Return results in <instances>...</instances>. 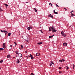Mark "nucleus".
<instances>
[{"instance_id":"f257e3e1","label":"nucleus","mask_w":75,"mask_h":75,"mask_svg":"<svg viewBox=\"0 0 75 75\" xmlns=\"http://www.w3.org/2000/svg\"><path fill=\"white\" fill-rule=\"evenodd\" d=\"M49 31H51V30H54L55 28H54V27L53 26H52V27L50 26V27H49ZM51 29H52V30H51Z\"/></svg>"},{"instance_id":"f03ea898","label":"nucleus","mask_w":75,"mask_h":75,"mask_svg":"<svg viewBox=\"0 0 75 75\" xmlns=\"http://www.w3.org/2000/svg\"><path fill=\"white\" fill-rule=\"evenodd\" d=\"M3 47L4 48H6V43H3Z\"/></svg>"},{"instance_id":"7ed1b4c3","label":"nucleus","mask_w":75,"mask_h":75,"mask_svg":"<svg viewBox=\"0 0 75 75\" xmlns=\"http://www.w3.org/2000/svg\"><path fill=\"white\" fill-rule=\"evenodd\" d=\"M1 33H6V32H7V31L2 30H1Z\"/></svg>"},{"instance_id":"20e7f679","label":"nucleus","mask_w":75,"mask_h":75,"mask_svg":"<svg viewBox=\"0 0 75 75\" xmlns=\"http://www.w3.org/2000/svg\"><path fill=\"white\" fill-rule=\"evenodd\" d=\"M18 56L19 57H22V54L21 53H19L18 54Z\"/></svg>"},{"instance_id":"39448f33","label":"nucleus","mask_w":75,"mask_h":75,"mask_svg":"<svg viewBox=\"0 0 75 75\" xmlns=\"http://www.w3.org/2000/svg\"><path fill=\"white\" fill-rule=\"evenodd\" d=\"M32 28H33V27L31 26H30L29 27H28L27 29L28 30H30V29H32Z\"/></svg>"},{"instance_id":"423d86ee","label":"nucleus","mask_w":75,"mask_h":75,"mask_svg":"<svg viewBox=\"0 0 75 75\" xmlns=\"http://www.w3.org/2000/svg\"><path fill=\"white\" fill-rule=\"evenodd\" d=\"M29 57H30L32 59H34V57L33 56H32V55H31V54H30V55Z\"/></svg>"},{"instance_id":"0eeeda50","label":"nucleus","mask_w":75,"mask_h":75,"mask_svg":"<svg viewBox=\"0 0 75 75\" xmlns=\"http://www.w3.org/2000/svg\"><path fill=\"white\" fill-rule=\"evenodd\" d=\"M63 31H62L61 32V34L62 35H63V36H64V37H66V35H64V33H62Z\"/></svg>"},{"instance_id":"6e6552de","label":"nucleus","mask_w":75,"mask_h":75,"mask_svg":"<svg viewBox=\"0 0 75 75\" xmlns=\"http://www.w3.org/2000/svg\"><path fill=\"white\" fill-rule=\"evenodd\" d=\"M63 45L64 46H65V47H67V43H64Z\"/></svg>"},{"instance_id":"1a4fd4ad","label":"nucleus","mask_w":75,"mask_h":75,"mask_svg":"<svg viewBox=\"0 0 75 75\" xmlns=\"http://www.w3.org/2000/svg\"><path fill=\"white\" fill-rule=\"evenodd\" d=\"M48 17H51V18H53V16L51 15V14L49 15L48 16Z\"/></svg>"},{"instance_id":"9d476101","label":"nucleus","mask_w":75,"mask_h":75,"mask_svg":"<svg viewBox=\"0 0 75 75\" xmlns=\"http://www.w3.org/2000/svg\"><path fill=\"white\" fill-rule=\"evenodd\" d=\"M40 55V53H37L36 54V56H39V55Z\"/></svg>"},{"instance_id":"9b49d317","label":"nucleus","mask_w":75,"mask_h":75,"mask_svg":"<svg viewBox=\"0 0 75 75\" xmlns=\"http://www.w3.org/2000/svg\"><path fill=\"white\" fill-rule=\"evenodd\" d=\"M7 58H11V56H10V55L8 54L7 56Z\"/></svg>"},{"instance_id":"f8f14e48","label":"nucleus","mask_w":75,"mask_h":75,"mask_svg":"<svg viewBox=\"0 0 75 75\" xmlns=\"http://www.w3.org/2000/svg\"><path fill=\"white\" fill-rule=\"evenodd\" d=\"M55 9L53 11L54 13H55V14H58V12H55Z\"/></svg>"},{"instance_id":"ddd939ff","label":"nucleus","mask_w":75,"mask_h":75,"mask_svg":"<svg viewBox=\"0 0 75 75\" xmlns=\"http://www.w3.org/2000/svg\"><path fill=\"white\" fill-rule=\"evenodd\" d=\"M42 42H40L37 43V44H38V45H41V44H42Z\"/></svg>"},{"instance_id":"4468645a","label":"nucleus","mask_w":75,"mask_h":75,"mask_svg":"<svg viewBox=\"0 0 75 75\" xmlns=\"http://www.w3.org/2000/svg\"><path fill=\"white\" fill-rule=\"evenodd\" d=\"M54 35H52V36H50L49 38H52V37H54Z\"/></svg>"},{"instance_id":"2eb2a0df","label":"nucleus","mask_w":75,"mask_h":75,"mask_svg":"<svg viewBox=\"0 0 75 75\" xmlns=\"http://www.w3.org/2000/svg\"><path fill=\"white\" fill-rule=\"evenodd\" d=\"M53 33H55L57 31V30H56L54 29L53 30H52Z\"/></svg>"},{"instance_id":"dca6fc26","label":"nucleus","mask_w":75,"mask_h":75,"mask_svg":"<svg viewBox=\"0 0 75 75\" xmlns=\"http://www.w3.org/2000/svg\"><path fill=\"white\" fill-rule=\"evenodd\" d=\"M16 62L17 63H19L20 62V60L19 59H17L16 61Z\"/></svg>"},{"instance_id":"f3484780","label":"nucleus","mask_w":75,"mask_h":75,"mask_svg":"<svg viewBox=\"0 0 75 75\" xmlns=\"http://www.w3.org/2000/svg\"><path fill=\"white\" fill-rule=\"evenodd\" d=\"M10 35H11V33H9L8 34V36H10Z\"/></svg>"},{"instance_id":"a211bd4d","label":"nucleus","mask_w":75,"mask_h":75,"mask_svg":"<svg viewBox=\"0 0 75 75\" xmlns=\"http://www.w3.org/2000/svg\"><path fill=\"white\" fill-rule=\"evenodd\" d=\"M15 53H16V55H17V54H18L19 53H18V52L17 51L15 52Z\"/></svg>"},{"instance_id":"6ab92c4d","label":"nucleus","mask_w":75,"mask_h":75,"mask_svg":"<svg viewBox=\"0 0 75 75\" xmlns=\"http://www.w3.org/2000/svg\"><path fill=\"white\" fill-rule=\"evenodd\" d=\"M4 5H5L6 8H7V7H8V5H7V4H5Z\"/></svg>"},{"instance_id":"aec40b11","label":"nucleus","mask_w":75,"mask_h":75,"mask_svg":"<svg viewBox=\"0 0 75 75\" xmlns=\"http://www.w3.org/2000/svg\"><path fill=\"white\" fill-rule=\"evenodd\" d=\"M4 49L2 48H0V51H3Z\"/></svg>"},{"instance_id":"412c9836","label":"nucleus","mask_w":75,"mask_h":75,"mask_svg":"<svg viewBox=\"0 0 75 75\" xmlns=\"http://www.w3.org/2000/svg\"><path fill=\"white\" fill-rule=\"evenodd\" d=\"M75 68V65L73 64V69H74Z\"/></svg>"},{"instance_id":"4be33fe9","label":"nucleus","mask_w":75,"mask_h":75,"mask_svg":"<svg viewBox=\"0 0 75 75\" xmlns=\"http://www.w3.org/2000/svg\"><path fill=\"white\" fill-rule=\"evenodd\" d=\"M34 9L35 10V12H37V10L35 8H34Z\"/></svg>"},{"instance_id":"5701e85b","label":"nucleus","mask_w":75,"mask_h":75,"mask_svg":"<svg viewBox=\"0 0 75 75\" xmlns=\"http://www.w3.org/2000/svg\"><path fill=\"white\" fill-rule=\"evenodd\" d=\"M75 16V15H74L72 13L71 15V17H73V16Z\"/></svg>"},{"instance_id":"b1692460","label":"nucleus","mask_w":75,"mask_h":75,"mask_svg":"<svg viewBox=\"0 0 75 75\" xmlns=\"http://www.w3.org/2000/svg\"><path fill=\"white\" fill-rule=\"evenodd\" d=\"M0 11H3V10L2 9H1V8H0Z\"/></svg>"},{"instance_id":"393cba45","label":"nucleus","mask_w":75,"mask_h":75,"mask_svg":"<svg viewBox=\"0 0 75 75\" xmlns=\"http://www.w3.org/2000/svg\"><path fill=\"white\" fill-rule=\"evenodd\" d=\"M23 45H21V48L22 49H23Z\"/></svg>"},{"instance_id":"a878e982","label":"nucleus","mask_w":75,"mask_h":75,"mask_svg":"<svg viewBox=\"0 0 75 75\" xmlns=\"http://www.w3.org/2000/svg\"><path fill=\"white\" fill-rule=\"evenodd\" d=\"M3 62V60H1L0 61V63H2Z\"/></svg>"},{"instance_id":"bb28decb","label":"nucleus","mask_w":75,"mask_h":75,"mask_svg":"<svg viewBox=\"0 0 75 75\" xmlns=\"http://www.w3.org/2000/svg\"><path fill=\"white\" fill-rule=\"evenodd\" d=\"M59 62H62V60H59Z\"/></svg>"},{"instance_id":"cd10ccee","label":"nucleus","mask_w":75,"mask_h":75,"mask_svg":"<svg viewBox=\"0 0 75 75\" xmlns=\"http://www.w3.org/2000/svg\"><path fill=\"white\" fill-rule=\"evenodd\" d=\"M56 6L57 7H59V6H58L57 4H56Z\"/></svg>"},{"instance_id":"c85d7f7f","label":"nucleus","mask_w":75,"mask_h":75,"mask_svg":"<svg viewBox=\"0 0 75 75\" xmlns=\"http://www.w3.org/2000/svg\"><path fill=\"white\" fill-rule=\"evenodd\" d=\"M14 44H15L16 45H17V43H16V42H14Z\"/></svg>"},{"instance_id":"c756f323","label":"nucleus","mask_w":75,"mask_h":75,"mask_svg":"<svg viewBox=\"0 0 75 75\" xmlns=\"http://www.w3.org/2000/svg\"><path fill=\"white\" fill-rule=\"evenodd\" d=\"M62 61H63V62H64L65 61V60L64 59H62Z\"/></svg>"},{"instance_id":"7c9ffc66","label":"nucleus","mask_w":75,"mask_h":75,"mask_svg":"<svg viewBox=\"0 0 75 75\" xmlns=\"http://www.w3.org/2000/svg\"><path fill=\"white\" fill-rule=\"evenodd\" d=\"M74 12V11L73 10L71 12V14H72V13H73Z\"/></svg>"},{"instance_id":"2f4dec72","label":"nucleus","mask_w":75,"mask_h":75,"mask_svg":"<svg viewBox=\"0 0 75 75\" xmlns=\"http://www.w3.org/2000/svg\"><path fill=\"white\" fill-rule=\"evenodd\" d=\"M51 63L52 64H54V62H51Z\"/></svg>"},{"instance_id":"473e14b6","label":"nucleus","mask_w":75,"mask_h":75,"mask_svg":"<svg viewBox=\"0 0 75 75\" xmlns=\"http://www.w3.org/2000/svg\"><path fill=\"white\" fill-rule=\"evenodd\" d=\"M52 65V64H51V62H50V67H51Z\"/></svg>"},{"instance_id":"72a5a7b5","label":"nucleus","mask_w":75,"mask_h":75,"mask_svg":"<svg viewBox=\"0 0 75 75\" xmlns=\"http://www.w3.org/2000/svg\"><path fill=\"white\" fill-rule=\"evenodd\" d=\"M40 32L42 33V34H43V32H42V30H40Z\"/></svg>"},{"instance_id":"f704fd0d","label":"nucleus","mask_w":75,"mask_h":75,"mask_svg":"<svg viewBox=\"0 0 75 75\" xmlns=\"http://www.w3.org/2000/svg\"><path fill=\"white\" fill-rule=\"evenodd\" d=\"M31 75H35L33 73H31Z\"/></svg>"},{"instance_id":"c9c22d12","label":"nucleus","mask_w":75,"mask_h":75,"mask_svg":"<svg viewBox=\"0 0 75 75\" xmlns=\"http://www.w3.org/2000/svg\"><path fill=\"white\" fill-rule=\"evenodd\" d=\"M64 9H65V11H67V9L66 8H64Z\"/></svg>"},{"instance_id":"e433bc0d","label":"nucleus","mask_w":75,"mask_h":75,"mask_svg":"<svg viewBox=\"0 0 75 75\" xmlns=\"http://www.w3.org/2000/svg\"><path fill=\"white\" fill-rule=\"evenodd\" d=\"M25 41H27V42H28V40H25Z\"/></svg>"},{"instance_id":"4c0bfd02","label":"nucleus","mask_w":75,"mask_h":75,"mask_svg":"<svg viewBox=\"0 0 75 75\" xmlns=\"http://www.w3.org/2000/svg\"><path fill=\"white\" fill-rule=\"evenodd\" d=\"M10 47H11V48H12V47H13V46H12V45H11L10 46Z\"/></svg>"},{"instance_id":"58836bf2","label":"nucleus","mask_w":75,"mask_h":75,"mask_svg":"<svg viewBox=\"0 0 75 75\" xmlns=\"http://www.w3.org/2000/svg\"><path fill=\"white\" fill-rule=\"evenodd\" d=\"M59 74H61L62 72L61 71H59Z\"/></svg>"},{"instance_id":"ea45409f","label":"nucleus","mask_w":75,"mask_h":75,"mask_svg":"<svg viewBox=\"0 0 75 75\" xmlns=\"http://www.w3.org/2000/svg\"><path fill=\"white\" fill-rule=\"evenodd\" d=\"M67 69H69V67H67Z\"/></svg>"},{"instance_id":"a19ab883","label":"nucleus","mask_w":75,"mask_h":75,"mask_svg":"<svg viewBox=\"0 0 75 75\" xmlns=\"http://www.w3.org/2000/svg\"><path fill=\"white\" fill-rule=\"evenodd\" d=\"M59 69H61V67H59Z\"/></svg>"},{"instance_id":"79ce46f5","label":"nucleus","mask_w":75,"mask_h":75,"mask_svg":"<svg viewBox=\"0 0 75 75\" xmlns=\"http://www.w3.org/2000/svg\"><path fill=\"white\" fill-rule=\"evenodd\" d=\"M51 3H49V5L50 6V5H51Z\"/></svg>"},{"instance_id":"37998d69","label":"nucleus","mask_w":75,"mask_h":75,"mask_svg":"<svg viewBox=\"0 0 75 75\" xmlns=\"http://www.w3.org/2000/svg\"><path fill=\"white\" fill-rule=\"evenodd\" d=\"M16 57H17V54H16Z\"/></svg>"},{"instance_id":"c03bdc74","label":"nucleus","mask_w":75,"mask_h":75,"mask_svg":"<svg viewBox=\"0 0 75 75\" xmlns=\"http://www.w3.org/2000/svg\"><path fill=\"white\" fill-rule=\"evenodd\" d=\"M51 6H52V4H51Z\"/></svg>"},{"instance_id":"a18cd8bd","label":"nucleus","mask_w":75,"mask_h":75,"mask_svg":"<svg viewBox=\"0 0 75 75\" xmlns=\"http://www.w3.org/2000/svg\"><path fill=\"white\" fill-rule=\"evenodd\" d=\"M6 34H8V32H6Z\"/></svg>"},{"instance_id":"49530a36","label":"nucleus","mask_w":75,"mask_h":75,"mask_svg":"<svg viewBox=\"0 0 75 75\" xmlns=\"http://www.w3.org/2000/svg\"><path fill=\"white\" fill-rule=\"evenodd\" d=\"M0 37H1V35H0Z\"/></svg>"},{"instance_id":"de8ad7c7","label":"nucleus","mask_w":75,"mask_h":75,"mask_svg":"<svg viewBox=\"0 0 75 75\" xmlns=\"http://www.w3.org/2000/svg\"><path fill=\"white\" fill-rule=\"evenodd\" d=\"M6 35V33H5V35Z\"/></svg>"},{"instance_id":"09e8293b","label":"nucleus","mask_w":75,"mask_h":75,"mask_svg":"<svg viewBox=\"0 0 75 75\" xmlns=\"http://www.w3.org/2000/svg\"><path fill=\"white\" fill-rule=\"evenodd\" d=\"M25 52H27V51H25Z\"/></svg>"},{"instance_id":"8fccbe9b","label":"nucleus","mask_w":75,"mask_h":75,"mask_svg":"<svg viewBox=\"0 0 75 75\" xmlns=\"http://www.w3.org/2000/svg\"><path fill=\"white\" fill-rule=\"evenodd\" d=\"M26 3H28V2H26Z\"/></svg>"},{"instance_id":"3c124183","label":"nucleus","mask_w":75,"mask_h":75,"mask_svg":"<svg viewBox=\"0 0 75 75\" xmlns=\"http://www.w3.org/2000/svg\"><path fill=\"white\" fill-rule=\"evenodd\" d=\"M0 69H1V68L0 67Z\"/></svg>"},{"instance_id":"603ef678","label":"nucleus","mask_w":75,"mask_h":75,"mask_svg":"<svg viewBox=\"0 0 75 75\" xmlns=\"http://www.w3.org/2000/svg\"><path fill=\"white\" fill-rule=\"evenodd\" d=\"M40 28H41V26H40Z\"/></svg>"}]
</instances>
